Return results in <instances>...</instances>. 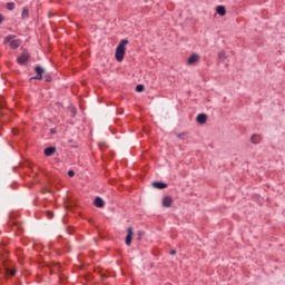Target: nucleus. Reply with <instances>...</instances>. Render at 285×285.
Here are the masks:
<instances>
[{"instance_id":"10","label":"nucleus","mask_w":285,"mask_h":285,"mask_svg":"<svg viewBox=\"0 0 285 285\" xmlns=\"http://www.w3.org/2000/svg\"><path fill=\"white\" fill-rule=\"evenodd\" d=\"M208 120V116L206 114H199L197 117H196V121L197 124H206V121Z\"/></svg>"},{"instance_id":"9","label":"nucleus","mask_w":285,"mask_h":285,"mask_svg":"<svg viewBox=\"0 0 285 285\" xmlns=\"http://www.w3.org/2000/svg\"><path fill=\"white\" fill-rule=\"evenodd\" d=\"M125 242L127 246H130V244H132V227L127 228V236Z\"/></svg>"},{"instance_id":"6","label":"nucleus","mask_w":285,"mask_h":285,"mask_svg":"<svg viewBox=\"0 0 285 285\" xmlns=\"http://www.w3.org/2000/svg\"><path fill=\"white\" fill-rule=\"evenodd\" d=\"M94 205L96 208H104L106 206V202H104V198L97 196L94 200Z\"/></svg>"},{"instance_id":"20","label":"nucleus","mask_w":285,"mask_h":285,"mask_svg":"<svg viewBox=\"0 0 285 285\" xmlns=\"http://www.w3.org/2000/svg\"><path fill=\"white\" fill-rule=\"evenodd\" d=\"M45 81H46L47 83H50V81H52V77H51L50 75H46V76H45Z\"/></svg>"},{"instance_id":"22","label":"nucleus","mask_w":285,"mask_h":285,"mask_svg":"<svg viewBox=\"0 0 285 285\" xmlns=\"http://www.w3.org/2000/svg\"><path fill=\"white\" fill-rule=\"evenodd\" d=\"M68 175H69V177H75V170H69Z\"/></svg>"},{"instance_id":"24","label":"nucleus","mask_w":285,"mask_h":285,"mask_svg":"<svg viewBox=\"0 0 285 285\" xmlns=\"http://www.w3.org/2000/svg\"><path fill=\"white\" fill-rule=\"evenodd\" d=\"M170 255H173V256L177 255V250H171Z\"/></svg>"},{"instance_id":"3","label":"nucleus","mask_w":285,"mask_h":285,"mask_svg":"<svg viewBox=\"0 0 285 285\" xmlns=\"http://www.w3.org/2000/svg\"><path fill=\"white\" fill-rule=\"evenodd\" d=\"M35 72L36 76L30 78V81H32L33 79H37L38 81H41V79H43V72H46V70L41 67V66H36L35 68Z\"/></svg>"},{"instance_id":"4","label":"nucleus","mask_w":285,"mask_h":285,"mask_svg":"<svg viewBox=\"0 0 285 285\" xmlns=\"http://www.w3.org/2000/svg\"><path fill=\"white\" fill-rule=\"evenodd\" d=\"M28 59H30L28 53H22L21 56H19L17 58V61H18L19 66H26L28 63Z\"/></svg>"},{"instance_id":"14","label":"nucleus","mask_w":285,"mask_h":285,"mask_svg":"<svg viewBox=\"0 0 285 285\" xmlns=\"http://www.w3.org/2000/svg\"><path fill=\"white\" fill-rule=\"evenodd\" d=\"M21 17L22 19H28V17H30V11L28 10V8H24L22 10Z\"/></svg>"},{"instance_id":"25","label":"nucleus","mask_w":285,"mask_h":285,"mask_svg":"<svg viewBox=\"0 0 285 285\" xmlns=\"http://www.w3.org/2000/svg\"><path fill=\"white\" fill-rule=\"evenodd\" d=\"M3 21V16L0 14V23Z\"/></svg>"},{"instance_id":"23","label":"nucleus","mask_w":285,"mask_h":285,"mask_svg":"<svg viewBox=\"0 0 285 285\" xmlns=\"http://www.w3.org/2000/svg\"><path fill=\"white\" fill-rule=\"evenodd\" d=\"M177 139H184V134H178Z\"/></svg>"},{"instance_id":"18","label":"nucleus","mask_w":285,"mask_h":285,"mask_svg":"<svg viewBox=\"0 0 285 285\" xmlns=\"http://www.w3.org/2000/svg\"><path fill=\"white\" fill-rule=\"evenodd\" d=\"M136 235H137L138 242H140L141 237H144V232L138 230Z\"/></svg>"},{"instance_id":"27","label":"nucleus","mask_w":285,"mask_h":285,"mask_svg":"<svg viewBox=\"0 0 285 285\" xmlns=\"http://www.w3.org/2000/svg\"><path fill=\"white\" fill-rule=\"evenodd\" d=\"M69 144H72V139L69 140Z\"/></svg>"},{"instance_id":"21","label":"nucleus","mask_w":285,"mask_h":285,"mask_svg":"<svg viewBox=\"0 0 285 285\" xmlns=\"http://www.w3.org/2000/svg\"><path fill=\"white\" fill-rule=\"evenodd\" d=\"M50 134H51V135H57V129H56V128H51V129H50Z\"/></svg>"},{"instance_id":"1","label":"nucleus","mask_w":285,"mask_h":285,"mask_svg":"<svg viewBox=\"0 0 285 285\" xmlns=\"http://www.w3.org/2000/svg\"><path fill=\"white\" fill-rule=\"evenodd\" d=\"M126 46H128V39H122L116 48L115 57L116 61H118L119 63H121V61H124V57H126Z\"/></svg>"},{"instance_id":"16","label":"nucleus","mask_w":285,"mask_h":285,"mask_svg":"<svg viewBox=\"0 0 285 285\" xmlns=\"http://www.w3.org/2000/svg\"><path fill=\"white\" fill-rule=\"evenodd\" d=\"M145 88L146 87L144 85H137L136 86V92H144Z\"/></svg>"},{"instance_id":"7","label":"nucleus","mask_w":285,"mask_h":285,"mask_svg":"<svg viewBox=\"0 0 285 285\" xmlns=\"http://www.w3.org/2000/svg\"><path fill=\"white\" fill-rule=\"evenodd\" d=\"M151 186L157 190H164V188H168V184L161 181H154Z\"/></svg>"},{"instance_id":"17","label":"nucleus","mask_w":285,"mask_h":285,"mask_svg":"<svg viewBox=\"0 0 285 285\" xmlns=\"http://www.w3.org/2000/svg\"><path fill=\"white\" fill-rule=\"evenodd\" d=\"M7 9L14 10V2H8L7 3Z\"/></svg>"},{"instance_id":"8","label":"nucleus","mask_w":285,"mask_h":285,"mask_svg":"<svg viewBox=\"0 0 285 285\" xmlns=\"http://www.w3.org/2000/svg\"><path fill=\"white\" fill-rule=\"evenodd\" d=\"M163 206H164V208H170L173 206V197L165 196L163 198Z\"/></svg>"},{"instance_id":"11","label":"nucleus","mask_w":285,"mask_h":285,"mask_svg":"<svg viewBox=\"0 0 285 285\" xmlns=\"http://www.w3.org/2000/svg\"><path fill=\"white\" fill-rule=\"evenodd\" d=\"M55 153H57V148L56 147H47L45 149L46 157H52V155H55Z\"/></svg>"},{"instance_id":"5","label":"nucleus","mask_w":285,"mask_h":285,"mask_svg":"<svg viewBox=\"0 0 285 285\" xmlns=\"http://www.w3.org/2000/svg\"><path fill=\"white\" fill-rule=\"evenodd\" d=\"M199 61V55L193 53L188 59H187V65L188 66H195Z\"/></svg>"},{"instance_id":"2","label":"nucleus","mask_w":285,"mask_h":285,"mask_svg":"<svg viewBox=\"0 0 285 285\" xmlns=\"http://www.w3.org/2000/svg\"><path fill=\"white\" fill-rule=\"evenodd\" d=\"M17 36L14 35H9L4 38V43H9L10 48H12V50H17V48H19V46H21V40L16 39Z\"/></svg>"},{"instance_id":"15","label":"nucleus","mask_w":285,"mask_h":285,"mask_svg":"<svg viewBox=\"0 0 285 285\" xmlns=\"http://www.w3.org/2000/svg\"><path fill=\"white\" fill-rule=\"evenodd\" d=\"M218 59L220 61H226V51H219L218 52Z\"/></svg>"},{"instance_id":"19","label":"nucleus","mask_w":285,"mask_h":285,"mask_svg":"<svg viewBox=\"0 0 285 285\" xmlns=\"http://www.w3.org/2000/svg\"><path fill=\"white\" fill-rule=\"evenodd\" d=\"M7 275H17V271L7 268Z\"/></svg>"},{"instance_id":"13","label":"nucleus","mask_w":285,"mask_h":285,"mask_svg":"<svg viewBox=\"0 0 285 285\" xmlns=\"http://www.w3.org/2000/svg\"><path fill=\"white\" fill-rule=\"evenodd\" d=\"M252 144H259V141H262V137L257 136V135H253L250 138Z\"/></svg>"},{"instance_id":"26","label":"nucleus","mask_w":285,"mask_h":285,"mask_svg":"<svg viewBox=\"0 0 285 285\" xmlns=\"http://www.w3.org/2000/svg\"><path fill=\"white\" fill-rule=\"evenodd\" d=\"M71 148H77V145H71Z\"/></svg>"},{"instance_id":"12","label":"nucleus","mask_w":285,"mask_h":285,"mask_svg":"<svg viewBox=\"0 0 285 285\" xmlns=\"http://www.w3.org/2000/svg\"><path fill=\"white\" fill-rule=\"evenodd\" d=\"M216 12H217V14H219V17H224V16L226 14V7H224V6H218V7L216 8Z\"/></svg>"}]
</instances>
